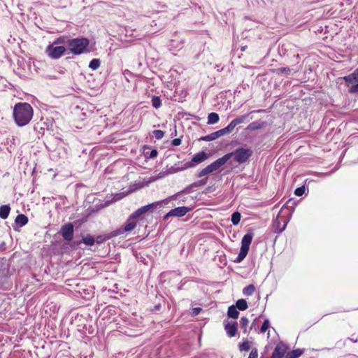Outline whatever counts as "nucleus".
<instances>
[{
  "label": "nucleus",
  "mask_w": 358,
  "mask_h": 358,
  "mask_svg": "<svg viewBox=\"0 0 358 358\" xmlns=\"http://www.w3.org/2000/svg\"><path fill=\"white\" fill-rule=\"evenodd\" d=\"M66 41L65 38L61 37L52 43L55 45L65 44L66 45Z\"/></svg>",
  "instance_id": "nucleus-37"
},
{
  "label": "nucleus",
  "mask_w": 358,
  "mask_h": 358,
  "mask_svg": "<svg viewBox=\"0 0 358 358\" xmlns=\"http://www.w3.org/2000/svg\"><path fill=\"white\" fill-rule=\"evenodd\" d=\"M33 108L28 103H17L13 108V117L19 127H23L29 123L33 117Z\"/></svg>",
  "instance_id": "nucleus-1"
},
{
  "label": "nucleus",
  "mask_w": 358,
  "mask_h": 358,
  "mask_svg": "<svg viewBox=\"0 0 358 358\" xmlns=\"http://www.w3.org/2000/svg\"><path fill=\"white\" fill-rule=\"evenodd\" d=\"M100 66V61L98 59H93L89 64V67L92 70H96Z\"/></svg>",
  "instance_id": "nucleus-28"
},
{
  "label": "nucleus",
  "mask_w": 358,
  "mask_h": 358,
  "mask_svg": "<svg viewBox=\"0 0 358 358\" xmlns=\"http://www.w3.org/2000/svg\"><path fill=\"white\" fill-rule=\"evenodd\" d=\"M152 106L159 108L162 106V101L159 96H153L152 99Z\"/></svg>",
  "instance_id": "nucleus-29"
},
{
  "label": "nucleus",
  "mask_w": 358,
  "mask_h": 358,
  "mask_svg": "<svg viewBox=\"0 0 358 358\" xmlns=\"http://www.w3.org/2000/svg\"><path fill=\"white\" fill-rule=\"evenodd\" d=\"M220 120L219 115L216 113H210L208 115V124H214L218 122Z\"/></svg>",
  "instance_id": "nucleus-21"
},
{
  "label": "nucleus",
  "mask_w": 358,
  "mask_h": 358,
  "mask_svg": "<svg viewBox=\"0 0 358 358\" xmlns=\"http://www.w3.org/2000/svg\"><path fill=\"white\" fill-rule=\"evenodd\" d=\"M15 223L20 227L25 225L28 222V218L23 214L18 215L15 220Z\"/></svg>",
  "instance_id": "nucleus-18"
},
{
  "label": "nucleus",
  "mask_w": 358,
  "mask_h": 358,
  "mask_svg": "<svg viewBox=\"0 0 358 358\" xmlns=\"http://www.w3.org/2000/svg\"><path fill=\"white\" fill-rule=\"evenodd\" d=\"M349 92L350 93H357L358 92V83L354 85H352L350 88L349 89Z\"/></svg>",
  "instance_id": "nucleus-40"
},
{
  "label": "nucleus",
  "mask_w": 358,
  "mask_h": 358,
  "mask_svg": "<svg viewBox=\"0 0 358 358\" xmlns=\"http://www.w3.org/2000/svg\"><path fill=\"white\" fill-rule=\"evenodd\" d=\"M250 349V345L248 341L239 344L240 351H248Z\"/></svg>",
  "instance_id": "nucleus-31"
},
{
  "label": "nucleus",
  "mask_w": 358,
  "mask_h": 358,
  "mask_svg": "<svg viewBox=\"0 0 358 358\" xmlns=\"http://www.w3.org/2000/svg\"><path fill=\"white\" fill-rule=\"evenodd\" d=\"M255 291V287L253 285H249L248 286L245 287L243 290V293L245 296H251L254 294Z\"/></svg>",
  "instance_id": "nucleus-26"
},
{
  "label": "nucleus",
  "mask_w": 358,
  "mask_h": 358,
  "mask_svg": "<svg viewBox=\"0 0 358 358\" xmlns=\"http://www.w3.org/2000/svg\"><path fill=\"white\" fill-rule=\"evenodd\" d=\"M269 328H270V322H269V320H268V319H266V320L264 321V322H263V324H262V327H261V328H260V329H259V332H260V333H264V332H266V331Z\"/></svg>",
  "instance_id": "nucleus-30"
},
{
  "label": "nucleus",
  "mask_w": 358,
  "mask_h": 358,
  "mask_svg": "<svg viewBox=\"0 0 358 358\" xmlns=\"http://www.w3.org/2000/svg\"><path fill=\"white\" fill-rule=\"evenodd\" d=\"M131 220V219L129 217L127 223L124 226L122 229L123 232H129L136 228L137 225L136 222Z\"/></svg>",
  "instance_id": "nucleus-16"
},
{
  "label": "nucleus",
  "mask_w": 358,
  "mask_h": 358,
  "mask_svg": "<svg viewBox=\"0 0 358 358\" xmlns=\"http://www.w3.org/2000/svg\"><path fill=\"white\" fill-rule=\"evenodd\" d=\"M343 80L346 83H351L352 85L358 83V68L351 74L345 76Z\"/></svg>",
  "instance_id": "nucleus-15"
},
{
  "label": "nucleus",
  "mask_w": 358,
  "mask_h": 358,
  "mask_svg": "<svg viewBox=\"0 0 358 358\" xmlns=\"http://www.w3.org/2000/svg\"><path fill=\"white\" fill-rule=\"evenodd\" d=\"M207 182H208L207 178H203L197 182L192 183L190 186L187 187L185 191L186 192H189L190 191L191 188L196 187H199V186H203L207 183Z\"/></svg>",
  "instance_id": "nucleus-20"
},
{
  "label": "nucleus",
  "mask_w": 358,
  "mask_h": 358,
  "mask_svg": "<svg viewBox=\"0 0 358 358\" xmlns=\"http://www.w3.org/2000/svg\"><path fill=\"white\" fill-rule=\"evenodd\" d=\"M181 143L180 138H175L172 141V145L174 146H178Z\"/></svg>",
  "instance_id": "nucleus-42"
},
{
  "label": "nucleus",
  "mask_w": 358,
  "mask_h": 358,
  "mask_svg": "<svg viewBox=\"0 0 358 358\" xmlns=\"http://www.w3.org/2000/svg\"><path fill=\"white\" fill-rule=\"evenodd\" d=\"M90 41L86 38H76L66 41V48L71 53L80 55L88 52Z\"/></svg>",
  "instance_id": "nucleus-2"
},
{
  "label": "nucleus",
  "mask_w": 358,
  "mask_h": 358,
  "mask_svg": "<svg viewBox=\"0 0 358 358\" xmlns=\"http://www.w3.org/2000/svg\"><path fill=\"white\" fill-rule=\"evenodd\" d=\"M227 315L231 318L237 319L238 317L239 313L234 306H231L228 308Z\"/></svg>",
  "instance_id": "nucleus-19"
},
{
  "label": "nucleus",
  "mask_w": 358,
  "mask_h": 358,
  "mask_svg": "<svg viewBox=\"0 0 358 358\" xmlns=\"http://www.w3.org/2000/svg\"><path fill=\"white\" fill-rule=\"evenodd\" d=\"M174 197H175V196H171V197H169V198H168L166 199H164V200H162V201H156V202L150 203L148 205L142 206V207L139 208L138 209H137L135 212H134L130 215V218L131 219H136V218L138 217L139 216H141V215H143V214H145L146 213L152 212V210L155 208H161L162 203L167 204L169 201L171 199H173Z\"/></svg>",
  "instance_id": "nucleus-3"
},
{
  "label": "nucleus",
  "mask_w": 358,
  "mask_h": 358,
  "mask_svg": "<svg viewBox=\"0 0 358 358\" xmlns=\"http://www.w3.org/2000/svg\"><path fill=\"white\" fill-rule=\"evenodd\" d=\"M241 215L238 212H235L231 215V220L234 225H237L241 220Z\"/></svg>",
  "instance_id": "nucleus-27"
},
{
  "label": "nucleus",
  "mask_w": 358,
  "mask_h": 358,
  "mask_svg": "<svg viewBox=\"0 0 358 358\" xmlns=\"http://www.w3.org/2000/svg\"><path fill=\"white\" fill-rule=\"evenodd\" d=\"M286 225H287V222H285V224H284V225H283L282 228H281V229H275V233H278V234H279V233H281L282 231H284V230H285V227H286Z\"/></svg>",
  "instance_id": "nucleus-44"
},
{
  "label": "nucleus",
  "mask_w": 358,
  "mask_h": 358,
  "mask_svg": "<svg viewBox=\"0 0 358 358\" xmlns=\"http://www.w3.org/2000/svg\"><path fill=\"white\" fill-rule=\"evenodd\" d=\"M227 334L229 337H234L237 333V323L236 322H227L224 326Z\"/></svg>",
  "instance_id": "nucleus-13"
},
{
  "label": "nucleus",
  "mask_w": 358,
  "mask_h": 358,
  "mask_svg": "<svg viewBox=\"0 0 358 358\" xmlns=\"http://www.w3.org/2000/svg\"><path fill=\"white\" fill-rule=\"evenodd\" d=\"M201 310V308H194L192 310V315H197Z\"/></svg>",
  "instance_id": "nucleus-43"
},
{
  "label": "nucleus",
  "mask_w": 358,
  "mask_h": 358,
  "mask_svg": "<svg viewBox=\"0 0 358 358\" xmlns=\"http://www.w3.org/2000/svg\"><path fill=\"white\" fill-rule=\"evenodd\" d=\"M152 133L155 138L157 140L162 139L164 136V133L162 130H154Z\"/></svg>",
  "instance_id": "nucleus-35"
},
{
  "label": "nucleus",
  "mask_w": 358,
  "mask_h": 358,
  "mask_svg": "<svg viewBox=\"0 0 358 358\" xmlns=\"http://www.w3.org/2000/svg\"><path fill=\"white\" fill-rule=\"evenodd\" d=\"M248 250L241 248L240 252L235 260V262L238 263V262H241V261H243L245 258L246 255H248Z\"/></svg>",
  "instance_id": "nucleus-22"
},
{
  "label": "nucleus",
  "mask_w": 358,
  "mask_h": 358,
  "mask_svg": "<svg viewBox=\"0 0 358 358\" xmlns=\"http://www.w3.org/2000/svg\"><path fill=\"white\" fill-rule=\"evenodd\" d=\"M235 307L240 310H245L248 308L247 301L245 299H238Z\"/></svg>",
  "instance_id": "nucleus-24"
},
{
  "label": "nucleus",
  "mask_w": 358,
  "mask_h": 358,
  "mask_svg": "<svg viewBox=\"0 0 358 358\" xmlns=\"http://www.w3.org/2000/svg\"><path fill=\"white\" fill-rule=\"evenodd\" d=\"M248 116H249V115L246 114V115L239 116V117L235 118L234 120H233L227 126V128H228L229 131H230V133L232 132V131L234 129V128L238 124L243 123L245 121H246L247 119L248 118Z\"/></svg>",
  "instance_id": "nucleus-12"
},
{
  "label": "nucleus",
  "mask_w": 358,
  "mask_h": 358,
  "mask_svg": "<svg viewBox=\"0 0 358 358\" xmlns=\"http://www.w3.org/2000/svg\"><path fill=\"white\" fill-rule=\"evenodd\" d=\"M66 50L65 47L57 46L52 43L46 48L45 52L50 58L58 59L64 54Z\"/></svg>",
  "instance_id": "nucleus-5"
},
{
  "label": "nucleus",
  "mask_w": 358,
  "mask_h": 358,
  "mask_svg": "<svg viewBox=\"0 0 358 358\" xmlns=\"http://www.w3.org/2000/svg\"><path fill=\"white\" fill-rule=\"evenodd\" d=\"M228 134H230V131H229L227 127H226L222 129H220L218 131H216L213 132L207 136L202 137L201 139L205 141H214V140L218 138L219 137H220L222 136H224V135H226Z\"/></svg>",
  "instance_id": "nucleus-9"
},
{
  "label": "nucleus",
  "mask_w": 358,
  "mask_h": 358,
  "mask_svg": "<svg viewBox=\"0 0 358 358\" xmlns=\"http://www.w3.org/2000/svg\"><path fill=\"white\" fill-rule=\"evenodd\" d=\"M287 350V346L282 342H280L275 346L271 358H282Z\"/></svg>",
  "instance_id": "nucleus-11"
},
{
  "label": "nucleus",
  "mask_w": 358,
  "mask_h": 358,
  "mask_svg": "<svg viewBox=\"0 0 358 358\" xmlns=\"http://www.w3.org/2000/svg\"><path fill=\"white\" fill-rule=\"evenodd\" d=\"M192 210L191 208L186 206H180L175 208L174 209L171 210L169 213H167L164 216V220H167L170 217L174 216L178 217H181L185 215L188 212Z\"/></svg>",
  "instance_id": "nucleus-7"
},
{
  "label": "nucleus",
  "mask_w": 358,
  "mask_h": 358,
  "mask_svg": "<svg viewBox=\"0 0 358 358\" xmlns=\"http://www.w3.org/2000/svg\"><path fill=\"white\" fill-rule=\"evenodd\" d=\"M158 155V152L157 150H151V152H150V154L148 155V153H146V155L148 156L149 158L150 159H154L155 157H157Z\"/></svg>",
  "instance_id": "nucleus-39"
},
{
  "label": "nucleus",
  "mask_w": 358,
  "mask_h": 358,
  "mask_svg": "<svg viewBox=\"0 0 358 358\" xmlns=\"http://www.w3.org/2000/svg\"><path fill=\"white\" fill-rule=\"evenodd\" d=\"M253 238V234L252 233L246 234L241 240V247L243 248L249 250L250 245Z\"/></svg>",
  "instance_id": "nucleus-14"
},
{
  "label": "nucleus",
  "mask_w": 358,
  "mask_h": 358,
  "mask_svg": "<svg viewBox=\"0 0 358 358\" xmlns=\"http://www.w3.org/2000/svg\"><path fill=\"white\" fill-rule=\"evenodd\" d=\"M277 71L278 73H288L289 72H290V69L288 67H282L278 69Z\"/></svg>",
  "instance_id": "nucleus-41"
},
{
  "label": "nucleus",
  "mask_w": 358,
  "mask_h": 358,
  "mask_svg": "<svg viewBox=\"0 0 358 358\" xmlns=\"http://www.w3.org/2000/svg\"><path fill=\"white\" fill-rule=\"evenodd\" d=\"M303 354V350L301 349H296L292 350L288 352L286 358H298Z\"/></svg>",
  "instance_id": "nucleus-23"
},
{
  "label": "nucleus",
  "mask_w": 358,
  "mask_h": 358,
  "mask_svg": "<svg viewBox=\"0 0 358 358\" xmlns=\"http://www.w3.org/2000/svg\"><path fill=\"white\" fill-rule=\"evenodd\" d=\"M208 159V155L205 152H200L195 154L192 160L185 164V166L181 170L187 169L196 166L197 164L202 163Z\"/></svg>",
  "instance_id": "nucleus-6"
},
{
  "label": "nucleus",
  "mask_w": 358,
  "mask_h": 358,
  "mask_svg": "<svg viewBox=\"0 0 358 358\" xmlns=\"http://www.w3.org/2000/svg\"><path fill=\"white\" fill-rule=\"evenodd\" d=\"M231 154H226L223 157L217 159L210 164L208 165V168L209 171L212 173L216 171H217L221 166L224 165L227 161L230 159Z\"/></svg>",
  "instance_id": "nucleus-8"
},
{
  "label": "nucleus",
  "mask_w": 358,
  "mask_h": 358,
  "mask_svg": "<svg viewBox=\"0 0 358 358\" xmlns=\"http://www.w3.org/2000/svg\"><path fill=\"white\" fill-rule=\"evenodd\" d=\"M83 243L87 245H93L94 243V238L91 236H87L83 238Z\"/></svg>",
  "instance_id": "nucleus-33"
},
{
  "label": "nucleus",
  "mask_w": 358,
  "mask_h": 358,
  "mask_svg": "<svg viewBox=\"0 0 358 358\" xmlns=\"http://www.w3.org/2000/svg\"><path fill=\"white\" fill-rule=\"evenodd\" d=\"M258 357V351L256 348H254L251 350L248 358H257Z\"/></svg>",
  "instance_id": "nucleus-38"
},
{
  "label": "nucleus",
  "mask_w": 358,
  "mask_h": 358,
  "mask_svg": "<svg viewBox=\"0 0 358 358\" xmlns=\"http://www.w3.org/2000/svg\"><path fill=\"white\" fill-rule=\"evenodd\" d=\"M267 337H268V338H269V337H270V332H269V331L268 332Z\"/></svg>",
  "instance_id": "nucleus-45"
},
{
  "label": "nucleus",
  "mask_w": 358,
  "mask_h": 358,
  "mask_svg": "<svg viewBox=\"0 0 358 358\" xmlns=\"http://www.w3.org/2000/svg\"><path fill=\"white\" fill-rule=\"evenodd\" d=\"M305 191L306 187L304 186H301L295 189L294 194L297 196H301L305 193Z\"/></svg>",
  "instance_id": "nucleus-36"
},
{
  "label": "nucleus",
  "mask_w": 358,
  "mask_h": 358,
  "mask_svg": "<svg viewBox=\"0 0 358 358\" xmlns=\"http://www.w3.org/2000/svg\"><path fill=\"white\" fill-rule=\"evenodd\" d=\"M61 234L66 241H71L73 238V226L72 223H68L62 226Z\"/></svg>",
  "instance_id": "nucleus-10"
},
{
  "label": "nucleus",
  "mask_w": 358,
  "mask_h": 358,
  "mask_svg": "<svg viewBox=\"0 0 358 358\" xmlns=\"http://www.w3.org/2000/svg\"><path fill=\"white\" fill-rule=\"evenodd\" d=\"M229 154H231L230 159L234 157L236 162L238 163H244L251 155L252 152L249 149L239 148Z\"/></svg>",
  "instance_id": "nucleus-4"
},
{
  "label": "nucleus",
  "mask_w": 358,
  "mask_h": 358,
  "mask_svg": "<svg viewBox=\"0 0 358 358\" xmlns=\"http://www.w3.org/2000/svg\"><path fill=\"white\" fill-rule=\"evenodd\" d=\"M248 324H249V320L246 317H241V319L240 320V325H241V329H243V332L245 334H247L248 332Z\"/></svg>",
  "instance_id": "nucleus-25"
},
{
  "label": "nucleus",
  "mask_w": 358,
  "mask_h": 358,
  "mask_svg": "<svg viewBox=\"0 0 358 358\" xmlns=\"http://www.w3.org/2000/svg\"><path fill=\"white\" fill-rule=\"evenodd\" d=\"M211 173L210 171H209V169L208 168V166L205 167L204 169H203L201 171H199L197 174H196V176L198 178H202L203 176H206L208 174Z\"/></svg>",
  "instance_id": "nucleus-34"
},
{
  "label": "nucleus",
  "mask_w": 358,
  "mask_h": 358,
  "mask_svg": "<svg viewBox=\"0 0 358 358\" xmlns=\"http://www.w3.org/2000/svg\"><path fill=\"white\" fill-rule=\"evenodd\" d=\"M262 127V124L257 122H253L252 123H250L248 127V129L249 130H256V129H259Z\"/></svg>",
  "instance_id": "nucleus-32"
},
{
  "label": "nucleus",
  "mask_w": 358,
  "mask_h": 358,
  "mask_svg": "<svg viewBox=\"0 0 358 358\" xmlns=\"http://www.w3.org/2000/svg\"><path fill=\"white\" fill-rule=\"evenodd\" d=\"M10 208L9 206L4 205L0 207V217L6 219L9 215Z\"/></svg>",
  "instance_id": "nucleus-17"
}]
</instances>
